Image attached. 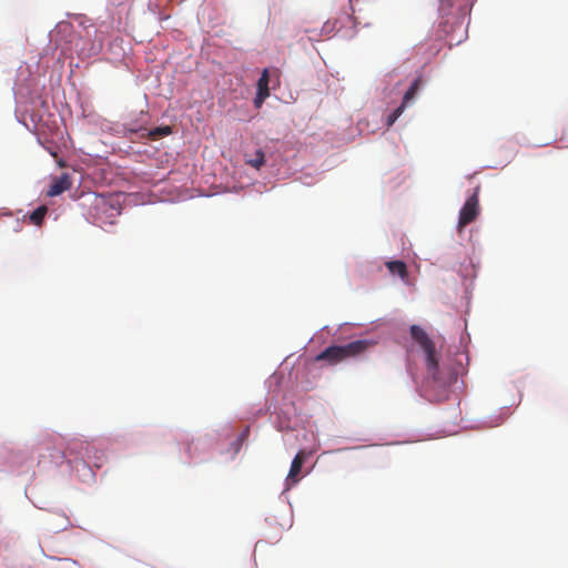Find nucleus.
Wrapping results in <instances>:
<instances>
[{
    "instance_id": "nucleus-1",
    "label": "nucleus",
    "mask_w": 568,
    "mask_h": 568,
    "mask_svg": "<svg viewBox=\"0 0 568 568\" xmlns=\"http://www.w3.org/2000/svg\"><path fill=\"white\" fill-rule=\"evenodd\" d=\"M410 336L419 345L425 355V368L428 378H430L438 386H445L447 384L443 376L439 366V354L436 351L434 341L429 337L427 332L418 326H410Z\"/></svg>"
},
{
    "instance_id": "nucleus-2",
    "label": "nucleus",
    "mask_w": 568,
    "mask_h": 568,
    "mask_svg": "<svg viewBox=\"0 0 568 568\" xmlns=\"http://www.w3.org/2000/svg\"><path fill=\"white\" fill-rule=\"evenodd\" d=\"M376 345L373 339H356L345 345H333L325 348L316 356L317 362H327L336 365L349 358H356Z\"/></svg>"
},
{
    "instance_id": "nucleus-3",
    "label": "nucleus",
    "mask_w": 568,
    "mask_h": 568,
    "mask_svg": "<svg viewBox=\"0 0 568 568\" xmlns=\"http://www.w3.org/2000/svg\"><path fill=\"white\" fill-rule=\"evenodd\" d=\"M479 186L475 189L474 193L466 200L459 212L458 232H462L465 226L474 222L479 214Z\"/></svg>"
},
{
    "instance_id": "nucleus-4",
    "label": "nucleus",
    "mask_w": 568,
    "mask_h": 568,
    "mask_svg": "<svg viewBox=\"0 0 568 568\" xmlns=\"http://www.w3.org/2000/svg\"><path fill=\"white\" fill-rule=\"evenodd\" d=\"M72 182L71 178L68 173L61 174L59 178H54L52 183L47 192L48 196H58L64 191L71 189Z\"/></svg>"
},
{
    "instance_id": "nucleus-5",
    "label": "nucleus",
    "mask_w": 568,
    "mask_h": 568,
    "mask_svg": "<svg viewBox=\"0 0 568 568\" xmlns=\"http://www.w3.org/2000/svg\"><path fill=\"white\" fill-rule=\"evenodd\" d=\"M268 82H270L268 71H267V69H264L261 78L257 81V97L255 99L256 105L262 103L270 95Z\"/></svg>"
},
{
    "instance_id": "nucleus-6",
    "label": "nucleus",
    "mask_w": 568,
    "mask_h": 568,
    "mask_svg": "<svg viewBox=\"0 0 568 568\" xmlns=\"http://www.w3.org/2000/svg\"><path fill=\"white\" fill-rule=\"evenodd\" d=\"M422 80L420 78H417L414 80L412 85L408 88V90L405 92L402 104L406 108L407 104H409L416 97L419 88H420Z\"/></svg>"
},
{
    "instance_id": "nucleus-7",
    "label": "nucleus",
    "mask_w": 568,
    "mask_h": 568,
    "mask_svg": "<svg viewBox=\"0 0 568 568\" xmlns=\"http://www.w3.org/2000/svg\"><path fill=\"white\" fill-rule=\"evenodd\" d=\"M386 266L392 274H397L402 278L407 276V266L402 261H389L386 263Z\"/></svg>"
},
{
    "instance_id": "nucleus-8",
    "label": "nucleus",
    "mask_w": 568,
    "mask_h": 568,
    "mask_svg": "<svg viewBox=\"0 0 568 568\" xmlns=\"http://www.w3.org/2000/svg\"><path fill=\"white\" fill-rule=\"evenodd\" d=\"M291 469L288 471V475L286 477V486L290 488L291 486L295 485L300 478H301V471L303 464H291Z\"/></svg>"
},
{
    "instance_id": "nucleus-9",
    "label": "nucleus",
    "mask_w": 568,
    "mask_h": 568,
    "mask_svg": "<svg viewBox=\"0 0 568 568\" xmlns=\"http://www.w3.org/2000/svg\"><path fill=\"white\" fill-rule=\"evenodd\" d=\"M48 209L45 205H41L37 207L30 215V222L34 225H41L45 215H47Z\"/></svg>"
},
{
    "instance_id": "nucleus-10",
    "label": "nucleus",
    "mask_w": 568,
    "mask_h": 568,
    "mask_svg": "<svg viewBox=\"0 0 568 568\" xmlns=\"http://www.w3.org/2000/svg\"><path fill=\"white\" fill-rule=\"evenodd\" d=\"M171 132H172L171 126L163 125V126H158V128H155L153 130H150L149 131V136L152 140H156L159 138L166 136V135L171 134Z\"/></svg>"
},
{
    "instance_id": "nucleus-11",
    "label": "nucleus",
    "mask_w": 568,
    "mask_h": 568,
    "mask_svg": "<svg viewBox=\"0 0 568 568\" xmlns=\"http://www.w3.org/2000/svg\"><path fill=\"white\" fill-rule=\"evenodd\" d=\"M405 110V106L403 104H400L397 109H395L388 116H387V126H392L395 121L402 115V113L404 112Z\"/></svg>"
},
{
    "instance_id": "nucleus-12",
    "label": "nucleus",
    "mask_w": 568,
    "mask_h": 568,
    "mask_svg": "<svg viewBox=\"0 0 568 568\" xmlns=\"http://www.w3.org/2000/svg\"><path fill=\"white\" fill-rule=\"evenodd\" d=\"M265 162V155L262 151H257L255 153V158L250 160L247 163L255 168V169H260Z\"/></svg>"
},
{
    "instance_id": "nucleus-13",
    "label": "nucleus",
    "mask_w": 568,
    "mask_h": 568,
    "mask_svg": "<svg viewBox=\"0 0 568 568\" xmlns=\"http://www.w3.org/2000/svg\"><path fill=\"white\" fill-rule=\"evenodd\" d=\"M311 456V453H307L306 450H300L295 457L293 458L292 462L294 463H297V462H304L305 459L310 458Z\"/></svg>"
},
{
    "instance_id": "nucleus-14",
    "label": "nucleus",
    "mask_w": 568,
    "mask_h": 568,
    "mask_svg": "<svg viewBox=\"0 0 568 568\" xmlns=\"http://www.w3.org/2000/svg\"><path fill=\"white\" fill-rule=\"evenodd\" d=\"M439 1V10L443 12H447L453 7V0H438Z\"/></svg>"
},
{
    "instance_id": "nucleus-15",
    "label": "nucleus",
    "mask_w": 568,
    "mask_h": 568,
    "mask_svg": "<svg viewBox=\"0 0 568 568\" xmlns=\"http://www.w3.org/2000/svg\"><path fill=\"white\" fill-rule=\"evenodd\" d=\"M82 469L85 470L87 473H89L91 475V477H94V473L91 469L90 464H88V463L82 464Z\"/></svg>"
},
{
    "instance_id": "nucleus-16",
    "label": "nucleus",
    "mask_w": 568,
    "mask_h": 568,
    "mask_svg": "<svg viewBox=\"0 0 568 568\" xmlns=\"http://www.w3.org/2000/svg\"><path fill=\"white\" fill-rule=\"evenodd\" d=\"M248 433H250V428H248V427H246V428L242 432V434H241V436H240L241 440H243L244 438H246V437L248 436Z\"/></svg>"
},
{
    "instance_id": "nucleus-17",
    "label": "nucleus",
    "mask_w": 568,
    "mask_h": 568,
    "mask_svg": "<svg viewBox=\"0 0 568 568\" xmlns=\"http://www.w3.org/2000/svg\"><path fill=\"white\" fill-rule=\"evenodd\" d=\"M101 47H102V39H99V44H98V48H97V49H98V50H100V49H101Z\"/></svg>"
}]
</instances>
